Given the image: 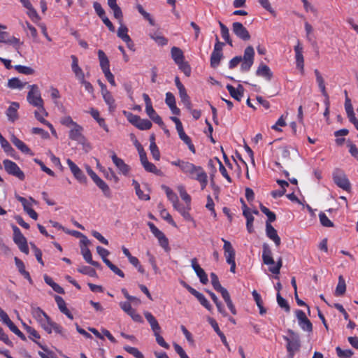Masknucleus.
<instances>
[{
    "mask_svg": "<svg viewBox=\"0 0 358 358\" xmlns=\"http://www.w3.org/2000/svg\"><path fill=\"white\" fill-rule=\"evenodd\" d=\"M182 173L187 175L189 178L197 180L201 189L206 188L208 185V176L203 169L200 166H196L192 163L187 162Z\"/></svg>",
    "mask_w": 358,
    "mask_h": 358,
    "instance_id": "obj_1",
    "label": "nucleus"
},
{
    "mask_svg": "<svg viewBox=\"0 0 358 358\" xmlns=\"http://www.w3.org/2000/svg\"><path fill=\"white\" fill-rule=\"evenodd\" d=\"M289 336H283V339L287 342L286 348L288 354H293L299 351L301 348V341L297 333L292 329L287 330Z\"/></svg>",
    "mask_w": 358,
    "mask_h": 358,
    "instance_id": "obj_2",
    "label": "nucleus"
},
{
    "mask_svg": "<svg viewBox=\"0 0 358 358\" xmlns=\"http://www.w3.org/2000/svg\"><path fill=\"white\" fill-rule=\"evenodd\" d=\"M123 114L129 123L140 130H148L152 126V122L149 120L141 119L140 116L133 114L131 112L124 110Z\"/></svg>",
    "mask_w": 358,
    "mask_h": 358,
    "instance_id": "obj_3",
    "label": "nucleus"
},
{
    "mask_svg": "<svg viewBox=\"0 0 358 358\" xmlns=\"http://www.w3.org/2000/svg\"><path fill=\"white\" fill-rule=\"evenodd\" d=\"M224 242V252L226 262L230 265V271L233 273H236V262H235V250L231 243L224 238H222Z\"/></svg>",
    "mask_w": 358,
    "mask_h": 358,
    "instance_id": "obj_4",
    "label": "nucleus"
},
{
    "mask_svg": "<svg viewBox=\"0 0 358 358\" xmlns=\"http://www.w3.org/2000/svg\"><path fill=\"white\" fill-rule=\"evenodd\" d=\"M255 50L252 46H248L245 50L243 57H242V63L241 71L243 72L248 71L254 63Z\"/></svg>",
    "mask_w": 358,
    "mask_h": 358,
    "instance_id": "obj_5",
    "label": "nucleus"
},
{
    "mask_svg": "<svg viewBox=\"0 0 358 358\" xmlns=\"http://www.w3.org/2000/svg\"><path fill=\"white\" fill-rule=\"evenodd\" d=\"M29 87L30 90L27 94L28 102L32 106L39 107L43 110V100L41 98L38 87L36 85H29Z\"/></svg>",
    "mask_w": 358,
    "mask_h": 358,
    "instance_id": "obj_6",
    "label": "nucleus"
},
{
    "mask_svg": "<svg viewBox=\"0 0 358 358\" xmlns=\"http://www.w3.org/2000/svg\"><path fill=\"white\" fill-rule=\"evenodd\" d=\"M3 164L6 171L8 174L14 176L21 180L24 179L25 176L23 171H21L16 163L9 159H5L3 161Z\"/></svg>",
    "mask_w": 358,
    "mask_h": 358,
    "instance_id": "obj_7",
    "label": "nucleus"
},
{
    "mask_svg": "<svg viewBox=\"0 0 358 358\" xmlns=\"http://www.w3.org/2000/svg\"><path fill=\"white\" fill-rule=\"evenodd\" d=\"M13 230L14 234V242L18 245L19 249L20 250L21 252L25 254H28L29 248L25 237L22 235L20 229L17 227L13 225Z\"/></svg>",
    "mask_w": 358,
    "mask_h": 358,
    "instance_id": "obj_8",
    "label": "nucleus"
},
{
    "mask_svg": "<svg viewBox=\"0 0 358 358\" xmlns=\"http://www.w3.org/2000/svg\"><path fill=\"white\" fill-rule=\"evenodd\" d=\"M16 199L20 201L23 206L24 210L34 220H36L38 217V214L35 210L32 209L33 203H36V201L33 199L31 197H29V199L22 197L20 195H15Z\"/></svg>",
    "mask_w": 358,
    "mask_h": 358,
    "instance_id": "obj_9",
    "label": "nucleus"
},
{
    "mask_svg": "<svg viewBox=\"0 0 358 358\" xmlns=\"http://www.w3.org/2000/svg\"><path fill=\"white\" fill-rule=\"evenodd\" d=\"M333 179L337 186L343 190L350 191L351 188L350 182L346 175L340 170H336L333 173Z\"/></svg>",
    "mask_w": 358,
    "mask_h": 358,
    "instance_id": "obj_10",
    "label": "nucleus"
},
{
    "mask_svg": "<svg viewBox=\"0 0 358 358\" xmlns=\"http://www.w3.org/2000/svg\"><path fill=\"white\" fill-rule=\"evenodd\" d=\"M46 333H54L56 336L61 338H66L65 330L59 324L52 321L50 318L46 315Z\"/></svg>",
    "mask_w": 358,
    "mask_h": 358,
    "instance_id": "obj_11",
    "label": "nucleus"
},
{
    "mask_svg": "<svg viewBox=\"0 0 358 358\" xmlns=\"http://www.w3.org/2000/svg\"><path fill=\"white\" fill-rule=\"evenodd\" d=\"M148 227L152 234L158 239L159 244L165 250H169V240L164 234L160 231L153 223L148 222Z\"/></svg>",
    "mask_w": 358,
    "mask_h": 358,
    "instance_id": "obj_12",
    "label": "nucleus"
},
{
    "mask_svg": "<svg viewBox=\"0 0 358 358\" xmlns=\"http://www.w3.org/2000/svg\"><path fill=\"white\" fill-rule=\"evenodd\" d=\"M233 33L240 39L247 41L250 39V34L248 29L241 22H234L232 24Z\"/></svg>",
    "mask_w": 358,
    "mask_h": 358,
    "instance_id": "obj_13",
    "label": "nucleus"
},
{
    "mask_svg": "<svg viewBox=\"0 0 358 358\" xmlns=\"http://www.w3.org/2000/svg\"><path fill=\"white\" fill-rule=\"evenodd\" d=\"M66 163L75 178L80 183L85 184L87 182V177L83 171L70 159L66 160Z\"/></svg>",
    "mask_w": 358,
    "mask_h": 358,
    "instance_id": "obj_14",
    "label": "nucleus"
},
{
    "mask_svg": "<svg viewBox=\"0 0 358 358\" xmlns=\"http://www.w3.org/2000/svg\"><path fill=\"white\" fill-rule=\"evenodd\" d=\"M110 157L113 164L119 170L120 173H122L124 176H127L131 171L130 166L127 164L123 159L118 157L114 152H112Z\"/></svg>",
    "mask_w": 358,
    "mask_h": 358,
    "instance_id": "obj_15",
    "label": "nucleus"
},
{
    "mask_svg": "<svg viewBox=\"0 0 358 358\" xmlns=\"http://www.w3.org/2000/svg\"><path fill=\"white\" fill-rule=\"evenodd\" d=\"M295 59L296 67L300 69L301 73H304V59L303 55V46L299 40L297 41V44L294 46Z\"/></svg>",
    "mask_w": 358,
    "mask_h": 358,
    "instance_id": "obj_16",
    "label": "nucleus"
},
{
    "mask_svg": "<svg viewBox=\"0 0 358 358\" xmlns=\"http://www.w3.org/2000/svg\"><path fill=\"white\" fill-rule=\"evenodd\" d=\"M191 265L196 275L199 278L200 282L203 285H206L208 282V275L205 271L199 264L196 258L192 259Z\"/></svg>",
    "mask_w": 358,
    "mask_h": 358,
    "instance_id": "obj_17",
    "label": "nucleus"
},
{
    "mask_svg": "<svg viewBox=\"0 0 358 358\" xmlns=\"http://www.w3.org/2000/svg\"><path fill=\"white\" fill-rule=\"evenodd\" d=\"M83 127L78 124H75V126L69 131V137L72 141H78L80 143H83L85 141V136L83 135Z\"/></svg>",
    "mask_w": 358,
    "mask_h": 358,
    "instance_id": "obj_18",
    "label": "nucleus"
},
{
    "mask_svg": "<svg viewBox=\"0 0 358 358\" xmlns=\"http://www.w3.org/2000/svg\"><path fill=\"white\" fill-rule=\"evenodd\" d=\"M266 234L269 239L274 242L276 247L280 245L281 239L278 235L276 229L268 222H266Z\"/></svg>",
    "mask_w": 358,
    "mask_h": 358,
    "instance_id": "obj_19",
    "label": "nucleus"
},
{
    "mask_svg": "<svg viewBox=\"0 0 358 358\" xmlns=\"http://www.w3.org/2000/svg\"><path fill=\"white\" fill-rule=\"evenodd\" d=\"M256 76L264 78L267 81H270L273 77V72L268 66L264 63H261L256 70Z\"/></svg>",
    "mask_w": 358,
    "mask_h": 358,
    "instance_id": "obj_20",
    "label": "nucleus"
},
{
    "mask_svg": "<svg viewBox=\"0 0 358 358\" xmlns=\"http://www.w3.org/2000/svg\"><path fill=\"white\" fill-rule=\"evenodd\" d=\"M0 43L13 45L16 50L19 49L20 40L15 36H10L6 31H0Z\"/></svg>",
    "mask_w": 358,
    "mask_h": 358,
    "instance_id": "obj_21",
    "label": "nucleus"
},
{
    "mask_svg": "<svg viewBox=\"0 0 358 358\" xmlns=\"http://www.w3.org/2000/svg\"><path fill=\"white\" fill-rule=\"evenodd\" d=\"M165 103L173 115H179L180 114V110L176 106V98L171 92L166 93Z\"/></svg>",
    "mask_w": 358,
    "mask_h": 358,
    "instance_id": "obj_22",
    "label": "nucleus"
},
{
    "mask_svg": "<svg viewBox=\"0 0 358 358\" xmlns=\"http://www.w3.org/2000/svg\"><path fill=\"white\" fill-rule=\"evenodd\" d=\"M262 260L266 265H273L275 264L272 257V251L268 244L264 243L262 245Z\"/></svg>",
    "mask_w": 358,
    "mask_h": 358,
    "instance_id": "obj_23",
    "label": "nucleus"
},
{
    "mask_svg": "<svg viewBox=\"0 0 358 358\" xmlns=\"http://www.w3.org/2000/svg\"><path fill=\"white\" fill-rule=\"evenodd\" d=\"M226 88L231 97L238 101H241L244 92V88L243 85H238V87L235 88L231 85H227Z\"/></svg>",
    "mask_w": 358,
    "mask_h": 358,
    "instance_id": "obj_24",
    "label": "nucleus"
},
{
    "mask_svg": "<svg viewBox=\"0 0 358 358\" xmlns=\"http://www.w3.org/2000/svg\"><path fill=\"white\" fill-rule=\"evenodd\" d=\"M71 58L72 59L71 69L73 72L74 73L76 78L80 82V80L85 78V74L82 69L78 65V59L76 55H71Z\"/></svg>",
    "mask_w": 358,
    "mask_h": 358,
    "instance_id": "obj_25",
    "label": "nucleus"
},
{
    "mask_svg": "<svg viewBox=\"0 0 358 358\" xmlns=\"http://www.w3.org/2000/svg\"><path fill=\"white\" fill-rule=\"evenodd\" d=\"M55 300L57 303V305L59 309V310L64 314L68 318L73 320V316L70 310L67 308L65 301L60 296L55 295Z\"/></svg>",
    "mask_w": 358,
    "mask_h": 358,
    "instance_id": "obj_26",
    "label": "nucleus"
},
{
    "mask_svg": "<svg viewBox=\"0 0 358 358\" xmlns=\"http://www.w3.org/2000/svg\"><path fill=\"white\" fill-rule=\"evenodd\" d=\"M314 73L316 77V82L318 85L319 89L322 94L326 98V99H329V95L327 92L324 79L323 78L321 73L319 71L318 69H315Z\"/></svg>",
    "mask_w": 358,
    "mask_h": 358,
    "instance_id": "obj_27",
    "label": "nucleus"
},
{
    "mask_svg": "<svg viewBox=\"0 0 358 358\" xmlns=\"http://www.w3.org/2000/svg\"><path fill=\"white\" fill-rule=\"evenodd\" d=\"M89 113L92 115V117L97 122L99 125L103 129V130L106 132L109 131V129L108 125L106 124L105 120L100 117L99 111L97 109L94 108H91L90 109Z\"/></svg>",
    "mask_w": 358,
    "mask_h": 358,
    "instance_id": "obj_28",
    "label": "nucleus"
},
{
    "mask_svg": "<svg viewBox=\"0 0 358 358\" xmlns=\"http://www.w3.org/2000/svg\"><path fill=\"white\" fill-rule=\"evenodd\" d=\"M10 141L12 143L22 152L24 154H30L32 155L31 150L28 148V146L15 136L12 135L10 138Z\"/></svg>",
    "mask_w": 358,
    "mask_h": 358,
    "instance_id": "obj_29",
    "label": "nucleus"
},
{
    "mask_svg": "<svg viewBox=\"0 0 358 358\" xmlns=\"http://www.w3.org/2000/svg\"><path fill=\"white\" fill-rule=\"evenodd\" d=\"M144 315L145 319L149 322L154 334L157 333H160L161 327L156 318L153 316V315L150 312H146L145 313Z\"/></svg>",
    "mask_w": 358,
    "mask_h": 358,
    "instance_id": "obj_30",
    "label": "nucleus"
},
{
    "mask_svg": "<svg viewBox=\"0 0 358 358\" xmlns=\"http://www.w3.org/2000/svg\"><path fill=\"white\" fill-rule=\"evenodd\" d=\"M20 106L18 103L13 102L11 105L6 110V115L8 117V120L11 122H15L17 118V110Z\"/></svg>",
    "mask_w": 358,
    "mask_h": 358,
    "instance_id": "obj_31",
    "label": "nucleus"
},
{
    "mask_svg": "<svg viewBox=\"0 0 358 358\" xmlns=\"http://www.w3.org/2000/svg\"><path fill=\"white\" fill-rule=\"evenodd\" d=\"M143 98L145 103V113L148 117L152 119L157 113L155 112L152 107L151 99L150 98L149 95L145 93L143 94Z\"/></svg>",
    "mask_w": 358,
    "mask_h": 358,
    "instance_id": "obj_32",
    "label": "nucleus"
},
{
    "mask_svg": "<svg viewBox=\"0 0 358 358\" xmlns=\"http://www.w3.org/2000/svg\"><path fill=\"white\" fill-rule=\"evenodd\" d=\"M49 96L50 99L52 100L55 106L58 108H62V103L60 101L61 95L59 91L53 87H50L49 91Z\"/></svg>",
    "mask_w": 358,
    "mask_h": 358,
    "instance_id": "obj_33",
    "label": "nucleus"
},
{
    "mask_svg": "<svg viewBox=\"0 0 358 358\" xmlns=\"http://www.w3.org/2000/svg\"><path fill=\"white\" fill-rule=\"evenodd\" d=\"M97 54L102 71L110 70L109 59L105 52L101 50H99Z\"/></svg>",
    "mask_w": 358,
    "mask_h": 358,
    "instance_id": "obj_34",
    "label": "nucleus"
},
{
    "mask_svg": "<svg viewBox=\"0 0 358 358\" xmlns=\"http://www.w3.org/2000/svg\"><path fill=\"white\" fill-rule=\"evenodd\" d=\"M80 252L87 263L96 268L100 266V264L98 262L93 261L91 251L88 248H83L80 250Z\"/></svg>",
    "mask_w": 358,
    "mask_h": 358,
    "instance_id": "obj_35",
    "label": "nucleus"
},
{
    "mask_svg": "<svg viewBox=\"0 0 358 358\" xmlns=\"http://www.w3.org/2000/svg\"><path fill=\"white\" fill-rule=\"evenodd\" d=\"M32 315L40 324L41 327L45 329V321L43 320L45 312L38 307H32Z\"/></svg>",
    "mask_w": 358,
    "mask_h": 358,
    "instance_id": "obj_36",
    "label": "nucleus"
},
{
    "mask_svg": "<svg viewBox=\"0 0 358 358\" xmlns=\"http://www.w3.org/2000/svg\"><path fill=\"white\" fill-rule=\"evenodd\" d=\"M171 54L172 59L176 64L185 60L183 52L178 47H173L171 50Z\"/></svg>",
    "mask_w": 358,
    "mask_h": 358,
    "instance_id": "obj_37",
    "label": "nucleus"
},
{
    "mask_svg": "<svg viewBox=\"0 0 358 358\" xmlns=\"http://www.w3.org/2000/svg\"><path fill=\"white\" fill-rule=\"evenodd\" d=\"M103 99L105 103L108 106V109L110 111H113L115 108V101L111 94V93L108 90L105 91V92L102 93Z\"/></svg>",
    "mask_w": 358,
    "mask_h": 358,
    "instance_id": "obj_38",
    "label": "nucleus"
},
{
    "mask_svg": "<svg viewBox=\"0 0 358 358\" xmlns=\"http://www.w3.org/2000/svg\"><path fill=\"white\" fill-rule=\"evenodd\" d=\"M252 213L258 215L259 212L257 210H253L250 213H245V215H243L246 219V228L250 234H252L254 232V227H253V222H254V217L252 215Z\"/></svg>",
    "mask_w": 358,
    "mask_h": 358,
    "instance_id": "obj_39",
    "label": "nucleus"
},
{
    "mask_svg": "<svg viewBox=\"0 0 358 358\" xmlns=\"http://www.w3.org/2000/svg\"><path fill=\"white\" fill-rule=\"evenodd\" d=\"M95 184L102 191L106 198H111V190L109 186L101 178L96 181Z\"/></svg>",
    "mask_w": 358,
    "mask_h": 358,
    "instance_id": "obj_40",
    "label": "nucleus"
},
{
    "mask_svg": "<svg viewBox=\"0 0 358 358\" xmlns=\"http://www.w3.org/2000/svg\"><path fill=\"white\" fill-rule=\"evenodd\" d=\"M219 25L221 30L222 37L227 44H229L230 46H233L232 40L230 38L229 29L220 21H219Z\"/></svg>",
    "mask_w": 358,
    "mask_h": 358,
    "instance_id": "obj_41",
    "label": "nucleus"
},
{
    "mask_svg": "<svg viewBox=\"0 0 358 358\" xmlns=\"http://www.w3.org/2000/svg\"><path fill=\"white\" fill-rule=\"evenodd\" d=\"M178 92H179V96H180L181 101L183 103L185 106L188 110H190L192 108V103H191L190 98L187 93L185 87L182 90H178Z\"/></svg>",
    "mask_w": 358,
    "mask_h": 358,
    "instance_id": "obj_42",
    "label": "nucleus"
},
{
    "mask_svg": "<svg viewBox=\"0 0 358 358\" xmlns=\"http://www.w3.org/2000/svg\"><path fill=\"white\" fill-rule=\"evenodd\" d=\"M215 161H216L218 164H219V170H220V173L222 174V176L227 179V180L229 182H232V180L231 178V177L229 176V175L227 173V171L226 169V168L224 167V166L222 164V163L221 162V161L217 158V157H215L214 159ZM213 162V159H210L208 162L209 165H212Z\"/></svg>",
    "mask_w": 358,
    "mask_h": 358,
    "instance_id": "obj_43",
    "label": "nucleus"
},
{
    "mask_svg": "<svg viewBox=\"0 0 358 358\" xmlns=\"http://www.w3.org/2000/svg\"><path fill=\"white\" fill-rule=\"evenodd\" d=\"M15 262L19 272L24 276V278L31 281V277L29 272L25 271V266L22 260L17 257H15Z\"/></svg>",
    "mask_w": 358,
    "mask_h": 358,
    "instance_id": "obj_44",
    "label": "nucleus"
},
{
    "mask_svg": "<svg viewBox=\"0 0 358 358\" xmlns=\"http://www.w3.org/2000/svg\"><path fill=\"white\" fill-rule=\"evenodd\" d=\"M222 57V52L213 51L210 55L211 67L217 68L220 65V62Z\"/></svg>",
    "mask_w": 358,
    "mask_h": 358,
    "instance_id": "obj_45",
    "label": "nucleus"
},
{
    "mask_svg": "<svg viewBox=\"0 0 358 358\" xmlns=\"http://www.w3.org/2000/svg\"><path fill=\"white\" fill-rule=\"evenodd\" d=\"M346 290L345 281L342 275L338 277V282L336 288L335 294L336 296H342Z\"/></svg>",
    "mask_w": 358,
    "mask_h": 358,
    "instance_id": "obj_46",
    "label": "nucleus"
},
{
    "mask_svg": "<svg viewBox=\"0 0 358 358\" xmlns=\"http://www.w3.org/2000/svg\"><path fill=\"white\" fill-rule=\"evenodd\" d=\"M27 83L22 82L17 78H13L8 80V86L11 89H19L22 90L26 85Z\"/></svg>",
    "mask_w": 358,
    "mask_h": 358,
    "instance_id": "obj_47",
    "label": "nucleus"
},
{
    "mask_svg": "<svg viewBox=\"0 0 358 358\" xmlns=\"http://www.w3.org/2000/svg\"><path fill=\"white\" fill-rule=\"evenodd\" d=\"M133 185L134 186L136 194L138 196L139 199L148 201L150 197L148 194H144L143 192L141 189L140 184L135 180H133Z\"/></svg>",
    "mask_w": 358,
    "mask_h": 358,
    "instance_id": "obj_48",
    "label": "nucleus"
},
{
    "mask_svg": "<svg viewBox=\"0 0 358 358\" xmlns=\"http://www.w3.org/2000/svg\"><path fill=\"white\" fill-rule=\"evenodd\" d=\"M128 28L122 24V23H120V27L117 29V36L121 38L124 42L129 41V38L130 36L128 35Z\"/></svg>",
    "mask_w": 358,
    "mask_h": 358,
    "instance_id": "obj_49",
    "label": "nucleus"
},
{
    "mask_svg": "<svg viewBox=\"0 0 358 358\" xmlns=\"http://www.w3.org/2000/svg\"><path fill=\"white\" fill-rule=\"evenodd\" d=\"M150 36L160 45H165L168 43V39L157 32L150 34Z\"/></svg>",
    "mask_w": 358,
    "mask_h": 358,
    "instance_id": "obj_50",
    "label": "nucleus"
},
{
    "mask_svg": "<svg viewBox=\"0 0 358 358\" xmlns=\"http://www.w3.org/2000/svg\"><path fill=\"white\" fill-rule=\"evenodd\" d=\"M260 210L261 211L267 216V220L266 222H268V223H271L273 222H274L276 219V216H275V214L271 211L268 208H266V206H263V205H260Z\"/></svg>",
    "mask_w": 358,
    "mask_h": 358,
    "instance_id": "obj_51",
    "label": "nucleus"
},
{
    "mask_svg": "<svg viewBox=\"0 0 358 358\" xmlns=\"http://www.w3.org/2000/svg\"><path fill=\"white\" fill-rule=\"evenodd\" d=\"M179 137L188 146L189 150L194 154L196 152V150L190 137L187 136L185 132L179 135Z\"/></svg>",
    "mask_w": 358,
    "mask_h": 358,
    "instance_id": "obj_52",
    "label": "nucleus"
},
{
    "mask_svg": "<svg viewBox=\"0 0 358 358\" xmlns=\"http://www.w3.org/2000/svg\"><path fill=\"white\" fill-rule=\"evenodd\" d=\"M46 284L50 285L55 292L64 294V289L57 283L55 282L51 278L46 276Z\"/></svg>",
    "mask_w": 358,
    "mask_h": 358,
    "instance_id": "obj_53",
    "label": "nucleus"
},
{
    "mask_svg": "<svg viewBox=\"0 0 358 358\" xmlns=\"http://www.w3.org/2000/svg\"><path fill=\"white\" fill-rule=\"evenodd\" d=\"M143 166L148 172L155 173L157 176L162 175L161 170L158 169L154 164L150 162L149 161L143 165Z\"/></svg>",
    "mask_w": 358,
    "mask_h": 358,
    "instance_id": "obj_54",
    "label": "nucleus"
},
{
    "mask_svg": "<svg viewBox=\"0 0 358 358\" xmlns=\"http://www.w3.org/2000/svg\"><path fill=\"white\" fill-rule=\"evenodd\" d=\"M178 66L179 69L184 73V74L189 77L191 75L192 69L190 65L188 64L187 62H185V60L180 62L179 64H177Z\"/></svg>",
    "mask_w": 358,
    "mask_h": 358,
    "instance_id": "obj_55",
    "label": "nucleus"
},
{
    "mask_svg": "<svg viewBox=\"0 0 358 358\" xmlns=\"http://www.w3.org/2000/svg\"><path fill=\"white\" fill-rule=\"evenodd\" d=\"M276 298L278 306L280 308H284L285 312L289 313L290 311V307L288 302L283 297H282L279 292L277 294Z\"/></svg>",
    "mask_w": 358,
    "mask_h": 358,
    "instance_id": "obj_56",
    "label": "nucleus"
},
{
    "mask_svg": "<svg viewBox=\"0 0 358 358\" xmlns=\"http://www.w3.org/2000/svg\"><path fill=\"white\" fill-rule=\"evenodd\" d=\"M105 264L116 275L121 278L124 277V272L121 269H120L117 266L113 264L110 260L105 261Z\"/></svg>",
    "mask_w": 358,
    "mask_h": 358,
    "instance_id": "obj_57",
    "label": "nucleus"
},
{
    "mask_svg": "<svg viewBox=\"0 0 358 358\" xmlns=\"http://www.w3.org/2000/svg\"><path fill=\"white\" fill-rule=\"evenodd\" d=\"M319 218L322 226L326 227H334V223L328 218L324 213L320 212L319 214Z\"/></svg>",
    "mask_w": 358,
    "mask_h": 358,
    "instance_id": "obj_58",
    "label": "nucleus"
},
{
    "mask_svg": "<svg viewBox=\"0 0 358 358\" xmlns=\"http://www.w3.org/2000/svg\"><path fill=\"white\" fill-rule=\"evenodd\" d=\"M163 188L165 190L166 194L169 200L171 201L173 204L178 201V196L176 195V193L173 192V191L171 188L166 186H163Z\"/></svg>",
    "mask_w": 358,
    "mask_h": 358,
    "instance_id": "obj_59",
    "label": "nucleus"
},
{
    "mask_svg": "<svg viewBox=\"0 0 358 358\" xmlns=\"http://www.w3.org/2000/svg\"><path fill=\"white\" fill-rule=\"evenodd\" d=\"M124 350L136 358H143V354L136 348L125 345Z\"/></svg>",
    "mask_w": 358,
    "mask_h": 358,
    "instance_id": "obj_60",
    "label": "nucleus"
},
{
    "mask_svg": "<svg viewBox=\"0 0 358 358\" xmlns=\"http://www.w3.org/2000/svg\"><path fill=\"white\" fill-rule=\"evenodd\" d=\"M178 189L181 199L186 203V204H187V206H190L191 196L187 194L185 187L183 186H179Z\"/></svg>",
    "mask_w": 358,
    "mask_h": 358,
    "instance_id": "obj_61",
    "label": "nucleus"
},
{
    "mask_svg": "<svg viewBox=\"0 0 358 358\" xmlns=\"http://www.w3.org/2000/svg\"><path fill=\"white\" fill-rule=\"evenodd\" d=\"M78 271L80 273L87 275L91 277H93L96 274V271L94 268L87 266H83L78 268Z\"/></svg>",
    "mask_w": 358,
    "mask_h": 358,
    "instance_id": "obj_62",
    "label": "nucleus"
},
{
    "mask_svg": "<svg viewBox=\"0 0 358 358\" xmlns=\"http://www.w3.org/2000/svg\"><path fill=\"white\" fill-rule=\"evenodd\" d=\"M15 69L20 73L24 75H31L34 73V69L29 66L16 65L14 66Z\"/></svg>",
    "mask_w": 358,
    "mask_h": 358,
    "instance_id": "obj_63",
    "label": "nucleus"
},
{
    "mask_svg": "<svg viewBox=\"0 0 358 358\" xmlns=\"http://www.w3.org/2000/svg\"><path fill=\"white\" fill-rule=\"evenodd\" d=\"M299 325L305 331L310 333L313 331V324L308 319L299 322Z\"/></svg>",
    "mask_w": 358,
    "mask_h": 358,
    "instance_id": "obj_64",
    "label": "nucleus"
}]
</instances>
